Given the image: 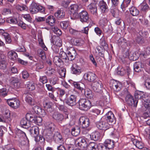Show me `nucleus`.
I'll list each match as a JSON object with an SVG mask.
<instances>
[{"instance_id":"bb28decb","label":"nucleus","mask_w":150,"mask_h":150,"mask_svg":"<svg viewBox=\"0 0 150 150\" xmlns=\"http://www.w3.org/2000/svg\"><path fill=\"white\" fill-rule=\"evenodd\" d=\"M141 11L143 12H146L150 10V8L146 3H142L139 6Z\"/></svg>"},{"instance_id":"423d86ee","label":"nucleus","mask_w":150,"mask_h":150,"mask_svg":"<svg viewBox=\"0 0 150 150\" xmlns=\"http://www.w3.org/2000/svg\"><path fill=\"white\" fill-rule=\"evenodd\" d=\"M6 102L10 106L14 108H18L20 105L19 101L16 98L8 99Z\"/></svg>"},{"instance_id":"69168bd1","label":"nucleus","mask_w":150,"mask_h":150,"mask_svg":"<svg viewBox=\"0 0 150 150\" xmlns=\"http://www.w3.org/2000/svg\"><path fill=\"white\" fill-rule=\"evenodd\" d=\"M71 2L70 0H63L62 2V5L65 7H67Z\"/></svg>"},{"instance_id":"680f3d73","label":"nucleus","mask_w":150,"mask_h":150,"mask_svg":"<svg viewBox=\"0 0 150 150\" xmlns=\"http://www.w3.org/2000/svg\"><path fill=\"white\" fill-rule=\"evenodd\" d=\"M58 79L57 77H55L51 78L50 80V82L51 84L54 85L58 82Z\"/></svg>"},{"instance_id":"4c0bfd02","label":"nucleus","mask_w":150,"mask_h":150,"mask_svg":"<svg viewBox=\"0 0 150 150\" xmlns=\"http://www.w3.org/2000/svg\"><path fill=\"white\" fill-rule=\"evenodd\" d=\"M76 143L78 146L84 147L83 145L86 144V142L84 138L81 137L76 139Z\"/></svg>"},{"instance_id":"e433bc0d","label":"nucleus","mask_w":150,"mask_h":150,"mask_svg":"<svg viewBox=\"0 0 150 150\" xmlns=\"http://www.w3.org/2000/svg\"><path fill=\"white\" fill-rule=\"evenodd\" d=\"M9 58L13 60H16L18 57L17 53L14 51H10L8 52Z\"/></svg>"},{"instance_id":"4be33fe9","label":"nucleus","mask_w":150,"mask_h":150,"mask_svg":"<svg viewBox=\"0 0 150 150\" xmlns=\"http://www.w3.org/2000/svg\"><path fill=\"white\" fill-rule=\"evenodd\" d=\"M143 68H144V66L140 62H136L134 64V70L136 72L141 71L142 70Z\"/></svg>"},{"instance_id":"a211bd4d","label":"nucleus","mask_w":150,"mask_h":150,"mask_svg":"<svg viewBox=\"0 0 150 150\" xmlns=\"http://www.w3.org/2000/svg\"><path fill=\"white\" fill-rule=\"evenodd\" d=\"M71 69L72 74L76 75H79L82 71L81 67L76 64L72 65Z\"/></svg>"},{"instance_id":"bf43d9fd","label":"nucleus","mask_w":150,"mask_h":150,"mask_svg":"<svg viewBox=\"0 0 150 150\" xmlns=\"http://www.w3.org/2000/svg\"><path fill=\"white\" fill-rule=\"evenodd\" d=\"M42 119L41 117L39 116H36L35 117L34 122H35L38 125L42 123Z\"/></svg>"},{"instance_id":"49530a36","label":"nucleus","mask_w":150,"mask_h":150,"mask_svg":"<svg viewBox=\"0 0 150 150\" xmlns=\"http://www.w3.org/2000/svg\"><path fill=\"white\" fill-rule=\"evenodd\" d=\"M69 25V22L68 21H62L60 23V25L64 30L66 29Z\"/></svg>"},{"instance_id":"a19ab883","label":"nucleus","mask_w":150,"mask_h":150,"mask_svg":"<svg viewBox=\"0 0 150 150\" xmlns=\"http://www.w3.org/2000/svg\"><path fill=\"white\" fill-rule=\"evenodd\" d=\"M73 86L75 88L80 91L82 93L83 92V91L84 89L83 87V84L80 82H76L74 83Z\"/></svg>"},{"instance_id":"f03ea898","label":"nucleus","mask_w":150,"mask_h":150,"mask_svg":"<svg viewBox=\"0 0 150 150\" xmlns=\"http://www.w3.org/2000/svg\"><path fill=\"white\" fill-rule=\"evenodd\" d=\"M79 108L82 110L86 111L91 107L90 101L88 100L81 99L79 101Z\"/></svg>"},{"instance_id":"c03bdc74","label":"nucleus","mask_w":150,"mask_h":150,"mask_svg":"<svg viewBox=\"0 0 150 150\" xmlns=\"http://www.w3.org/2000/svg\"><path fill=\"white\" fill-rule=\"evenodd\" d=\"M11 120V119H7L5 116L3 115H0V122L2 123H8Z\"/></svg>"},{"instance_id":"72a5a7b5","label":"nucleus","mask_w":150,"mask_h":150,"mask_svg":"<svg viewBox=\"0 0 150 150\" xmlns=\"http://www.w3.org/2000/svg\"><path fill=\"white\" fill-rule=\"evenodd\" d=\"M100 137L99 132L97 131H95L93 132L90 135L91 139L94 141H97L99 139Z\"/></svg>"},{"instance_id":"0e129e2a","label":"nucleus","mask_w":150,"mask_h":150,"mask_svg":"<svg viewBox=\"0 0 150 150\" xmlns=\"http://www.w3.org/2000/svg\"><path fill=\"white\" fill-rule=\"evenodd\" d=\"M59 74L61 77H64L66 75V69H61L59 71Z\"/></svg>"},{"instance_id":"7c9ffc66","label":"nucleus","mask_w":150,"mask_h":150,"mask_svg":"<svg viewBox=\"0 0 150 150\" xmlns=\"http://www.w3.org/2000/svg\"><path fill=\"white\" fill-rule=\"evenodd\" d=\"M27 119L26 118L22 119L21 121V126L25 128H28L31 127L29 122H27Z\"/></svg>"},{"instance_id":"aec40b11","label":"nucleus","mask_w":150,"mask_h":150,"mask_svg":"<svg viewBox=\"0 0 150 150\" xmlns=\"http://www.w3.org/2000/svg\"><path fill=\"white\" fill-rule=\"evenodd\" d=\"M87 8L91 13L96 16L97 15V8L96 4L91 3L87 6Z\"/></svg>"},{"instance_id":"20e7f679","label":"nucleus","mask_w":150,"mask_h":150,"mask_svg":"<svg viewBox=\"0 0 150 150\" xmlns=\"http://www.w3.org/2000/svg\"><path fill=\"white\" fill-rule=\"evenodd\" d=\"M91 86L92 89L96 92H100L103 89V85L102 82L99 81H93L92 83Z\"/></svg>"},{"instance_id":"13d9d810","label":"nucleus","mask_w":150,"mask_h":150,"mask_svg":"<svg viewBox=\"0 0 150 150\" xmlns=\"http://www.w3.org/2000/svg\"><path fill=\"white\" fill-rule=\"evenodd\" d=\"M4 37L5 39L6 42L8 43H10L11 40V39L10 36L9 34L7 33L5 34L4 35Z\"/></svg>"},{"instance_id":"2f4dec72","label":"nucleus","mask_w":150,"mask_h":150,"mask_svg":"<svg viewBox=\"0 0 150 150\" xmlns=\"http://www.w3.org/2000/svg\"><path fill=\"white\" fill-rule=\"evenodd\" d=\"M59 54V57L62 59L63 61L66 62L68 60V56L66 53L63 51V49H60Z\"/></svg>"},{"instance_id":"338daca9","label":"nucleus","mask_w":150,"mask_h":150,"mask_svg":"<svg viewBox=\"0 0 150 150\" xmlns=\"http://www.w3.org/2000/svg\"><path fill=\"white\" fill-rule=\"evenodd\" d=\"M33 109L35 113L37 114H40L41 109L39 106H35L33 108Z\"/></svg>"},{"instance_id":"1a4fd4ad","label":"nucleus","mask_w":150,"mask_h":150,"mask_svg":"<svg viewBox=\"0 0 150 150\" xmlns=\"http://www.w3.org/2000/svg\"><path fill=\"white\" fill-rule=\"evenodd\" d=\"M80 21L82 23L87 22L89 19V14L87 12L83 10L79 13Z\"/></svg>"},{"instance_id":"c9c22d12","label":"nucleus","mask_w":150,"mask_h":150,"mask_svg":"<svg viewBox=\"0 0 150 150\" xmlns=\"http://www.w3.org/2000/svg\"><path fill=\"white\" fill-rule=\"evenodd\" d=\"M130 14L133 16H137L139 13V11L137 8L134 6L131 7L129 9Z\"/></svg>"},{"instance_id":"ddd939ff","label":"nucleus","mask_w":150,"mask_h":150,"mask_svg":"<svg viewBox=\"0 0 150 150\" xmlns=\"http://www.w3.org/2000/svg\"><path fill=\"white\" fill-rule=\"evenodd\" d=\"M79 122L82 125L83 128L88 127L90 124L89 120L88 118L85 116L81 117L79 119Z\"/></svg>"},{"instance_id":"58836bf2","label":"nucleus","mask_w":150,"mask_h":150,"mask_svg":"<svg viewBox=\"0 0 150 150\" xmlns=\"http://www.w3.org/2000/svg\"><path fill=\"white\" fill-rule=\"evenodd\" d=\"M80 132V128L77 126L72 129L71 134L72 135L74 136H76L79 134Z\"/></svg>"},{"instance_id":"ea45409f","label":"nucleus","mask_w":150,"mask_h":150,"mask_svg":"<svg viewBox=\"0 0 150 150\" xmlns=\"http://www.w3.org/2000/svg\"><path fill=\"white\" fill-rule=\"evenodd\" d=\"M65 14L63 9H60L55 13V16L57 18H62L64 17Z\"/></svg>"},{"instance_id":"cd10ccee","label":"nucleus","mask_w":150,"mask_h":150,"mask_svg":"<svg viewBox=\"0 0 150 150\" xmlns=\"http://www.w3.org/2000/svg\"><path fill=\"white\" fill-rule=\"evenodd\" d=\"M53 117L57 121L60 122L64 119V116L62 115L58 112H55L53 115Z\"/></svg>"},{"instance_id":"6ab92c4d","label":"nucleus","mask_w":150,"mask_h":150,"mask_svg":"<svg viewBox=\"0 0 150 150\" xmlns=\"http://www.w3.org/2000/svg\"><path fill=\"white\" fill-rule=\"evenodd\" d=\"M29 130L31 136L34 138L36 137L39 134V129L37 126H34L30 127Z\"/></svg>"},{"instance_id":"9b49d317","label":"nucleus","mask_w":150,"mask_h":150,"mask_svg":"<svg viewBox=\"0 0 150 150\" xmlns=\"http://www.w3.org/2000/svg\"><path fill=\"white\" fill-rule=\"evenodd\" d=\"M125 100L127 103L130 105H133L136 106L138 100H134L133 97L130 94L127 95L126 97Z\"/></svg>"},{"instance_id":"79ce46f5","label":"nucleus","mask_w":150,"mask_h":150,"mask_svg":"<svg viewBox=\"0 0 150 150\" xmlns=\"http://www.w3.org/2000/svg\"><path fill=\"white\" fill-rule=\"evenodd\" d=\"M97 148V144L93 142L90 143L87 146L88 150H96Z\"/></svg>"},{"instance_id":"a18cd8bd","label":"nucleus","mask_w":150,"mask_h":150,"mask_svg":"<svg viewBox=\"0 0 150 150\" xmlns=\"http://www.w3.org/2000/svg\"><path fill=\"white\" fill-rule=\"evenodd\" d=\"M7 22L11 24H16L18 23L17 18L10 17L8 18L6 20Z\"/></svg>"},{"instance_id":"473e14b6","label":"nucleus","mask_w":150,"mask_h":150,"mask_svg":"<svg viewBox=\"0 0 150 150\" xmlns=\"http://www.w3.org/2000/svg\"><path fill=\"white\" fill-rule=\"evenodd\" d=\"M108 23V21L106 18L104 17H102L99 22V24L100 26L103 28L106 26Z\"/></svg>"},{"instance_id":"5fc2aeb1","label":"nucleus","mask_w":150,"mask_h":150,"mask_svg":"<svg viewBox=\"0 0 150 150\" xmlns=\"http://www.w3.org/2000/svg\"><path fill=\"white\" fill-rule=\"evenodd\" d=\"M35 116L30 113H27L26 115V118L30 122H33L35 119Z\"/></svg>"},{"instance_id":"de8ad7c7","label":"nucleus","mask_w":150,"mask_h":150,"mask_svg":"<svg viewBox=\"0 0 150 150\" xmlns=\"http://www.w3.org/2000/svg\"><path fill=\"white\" fill-rule=\"evenodd\" d=\"M38 52L39 55L41 57V59L43 60H45L46 57L44 52L41 49L38 50Z\"/></svg>"},{"instance_id":"09e8293b","label":"nucleus","mask_w":150,"mask_h":150,"mask_svg":"<svg viewBox=\"0 0 150 150\" xmlns=\"http://www.w3.org/2000/svg\"><path fill=\"white\" fill-rule=\"evenodd\" d=\"M8 91L5 88L0 89V96L4 97L8 95Z\"/></svg>"},{"instance_id":"b1692460","label":"nucleus","mask_w":150,"mask_h":150,"mask_svg":"<svg viewBox=\"0 0 150 150\" xmlns=\"http://www.w3.org/2000/svg\"><path fill=\"white\" fill-rule=\"evenodd\" d=\"M55 21V18L52 16H48L46 20V23L51 26L54 25Z\"/></svg>"},{"instance_id":"6e6552de","label":"nucleus","mask_w":150,"mask_h":150,"mask_svg":"<svg viewBox=\"0 0 150 150\" xmlns=\"http://www.w3.org/2000/svg\"><path fill=\"white\" fill-rule=\"evenodd\" d=\"M105 120H107V122H108V123L114 124L116 122V119L114 115L112 112L109 111L106 114L105 117Z\"/></svg>"},{"instance_id":"052dcab7","label":"nucleus","mask_w":150,"mask_h":150,"mask_svg":"<svg viewBox=\"0 0 150 150\" xmlns=\"http://www.w3.org/2000/svg\"><path fill=\"white\" fill-rule=\"evenodd\" d=\"M2 14L3 15H6L11 13V11L9 8H4L2 11Z\"/></svg>"},{"instance_id":"774afa93","label":"nucleus","mask_w":150,"mask_h":150,"mask_svg":"<svg viewBox=\"0 0 150 150\" xmlns=\"http://www.w3.org/2000/svg\"><path fill=\"white\" fill-rule=\"evenodd\" d=\"M144 85L147 89L150 90V79H146L145 81Z\"/></svg>"},{"instance_id":"f257e3e1","label":"nucleus","mask_w":150,"mask_h":150,"mask_svg":"<svg viewBox=\"0 0 150 150\" xmlns=\"http://www.w3.org/2000/svg\"><path fill=\"white\" fill-rule=\"evenodd\" d=\"M134 96L136 98L143 100L142 101L145 107H148V103L150 100V93H144L143 91H136Z\"/></svg>"},{"instance_id":"412c9836","label":"nucleus","mask_w":150,"mask_h":150,"mask_svg":"<svg viewBox=\"0 0 150 150\" xmlns=\"http://www.w3.org/2000/svg\"><path fill=\"white\" fill-rule=\"evenodd\" d=\"M99 6L101 12L103 13H107L109 11L108 7L103 0H101L99 2Z\"/></svg>"},{"instance_id":"7ed1b4c3","label":"nucleus","mask_w":150,"mask_h":150,"mask_svg":"<svg viewBox=\"0 0 150 150\" xmlns=\"http://www.w3.org/2000/svg\"><path fill=\"white\" fill-rule=\"evenodd\" d=\"M97 127L100 129L106 130L109 129L110 127V124L108 123L107 120L103 118L100 122H98L96 123Z\"/></svg>"},{"instance_id":"f8f14e48","label":"nucleus","mask_w":150,"mask_h":150,"mask_svg":"<svg viewBox=\"0 0 150 150\" xmlns=\"http://www.w3.org/2000/svg\"><path fill=\"white\" fill-rule=\"evenodd\" d=\"M6 67V57L3 52L0 50V69H5Z\"/></svg>"},{"instance_id":"0eeeda50","label":"nucleus","mask_w":150,"mask_h":150,"mask_svg":"<svg viewBox=\"0 0 150 150\" xmlns=\"http://www.w3.org/2000/svg\"><path fill=\"white\" fill-rule=\"evenodd\" d=\"M83 78L88 81L93 82L96 79V76L94 73L91 72H88L84 74Z\"/></svg>"},{"instance_id":"6e6d98bb","label":"nucleus","mask_w":150,"mask_h":150,"mask_svg":"<svg viewBox=\"0 0 150 150\" xmlns=\"http://www.w3.org/2000/svg\"><path fill=\"white\" fill-rule=\"evenodd\" d=\"M55 71L54 69L50 68H47L45 70V73L48 75L50 76L54 74Z\"/></svg>"},{"instance_id":"f3484780","label":"nucleus","mask_w":150,"mask_h":150,"mask_svg":"<svg viewBox=\"0 0 150 150\" xmlns=\"http://www.w3.org/2000/svg\"><path fill=\"white\" fill-rule=\"evenodd\" d=\"M67 53L68 55V60H74L76 55V51L72 47L68 49Z\"/></svg>"},{"instance_id":"5701e85b","label":"nucleus","mask_w":150,"mask_h":150,"mask_svg":"<svg viewBox=\"0 0 150 150\" xmlns=\"http://www.w3.org/2000/svg\"><path fill=\"white\" fill-rule=\"evenodd\" d=\"M132 140L133 144L138 149H142L144 147V144L142 142L135 139H132Z\"/></svg>"},{"instance_id":"864d4df0","label":"nucleus","mask_w":150,"mask_h":150,"mask_svg":"<svg viewBox=\"0 0 150 150\" xmlns=\"http://www.w3.org/2000/svg\"><path fill=\"white\" fill-rule=\"evenodd\" d=\"M21 17L24 18L25 20L30 23L32 22V18L29 14H22L21 15Z\"/></svg>"},{"instance_id":"37998d69","label":"nucleus","mask_w":150,"mask_h":150,"mask_svg":"<svg viewBox=\"0 0 150 150\" xmlns=\"http://www.w3.org/2000/svg\"><path fill=\"white\" fill-rule=\"evenodd\" d=\"M16 8L21 11H26L28 8L24 4H21V5L18 4L16 6Z\"/></svg>"},{"instance_id":"8fccbe9b","label":"nucleus","mask_w":150,"mask_h":150,"mask_svg":"<svg viewBox=\"0 0 150 150\" xmlns=\"http://www.w3.org/2000/svg\"><path fill=\"white\" fill-rule=\"evenodd\" d=\"M26 86L29 91H32L35 88V84L33 82H28L26 84Z\"/></svg>"},{"instance_id":"3c124183","label":"nucleus","mask_w":150,"mask_h":150,"mask_svg":"<svg viewBox=\"0 0 150 150\" xmlns=\"http://www.w3.org/2000/svg\"><path fill=\"white\" fill-rule=\"evenodd\" d=\"M60 57L57 56H55L54 57L53 59V62L57 66H59V64H58L63 62L62 59H61Z\"/></svg>"},{"instance_id":"393cba45","label":"nucleus","mask_w":150,"mask_h":150,"mask_svg":"<svg viewBox=\"0 0 150 150\" xmlns=\"http://www.w3.org/2000/svg\"><path fill=\"white\" fill-rule=\"evenodd\" d=\"M25 100L26 103L31 105H34L36 103L34 100L32 98V96L30 94L27 95L25 97Z\"/></svg>"},{"instance_id":"603ef678","label":"nucleus","mask_w":150,"mask_h":150,"mask_svg":"<svg viewBox=\"0 0 150 150\" xmlns=\"http://www.w3.org/2000/svg\"><path fill=\"white\" fill-rule=\"evenodd\" d=\"M36 70L37 71L42 69L44 67L43 62L40 61L39 62L36 64Z\"/></svg>"},{"instance_id":"39448f33","label":"nucleus","mask_w":150,"mask_h":150,"mask_svg":"<svg viewBox=\"0 0 150 150\" xmlns=\"http://www.w3.org/2000/svg\"><path fill=\"white\" fill-rule=\"evenodd\" d=\"M55 126L52 123L48 122L46 124L45 129L44 131L45 133L50 136L54 131Z\"/></svg>"},{"instance_id":"4d7b16f0","label":"nucleus","mask_w":150,"mask_h":150,"mask_svg":"<svg viewBox=\"0 0 150 150\" xmlns=\"http://www.w3.org/2000/svg\"><path fill=\"white\" fill-rule=\"evenodd\" d=\"M58 93H59V95L60 100H64L65 98H64V99H63L62 97L65 94V91L62 89L58 88Z\"/></svg>"},{"instance_id":"c85d7f7f","label":"nucleus","mask_w":150,"mask_h":150,"mask_svg":"<svg viewBox=\"0 0 150 150\" xmlns=\"http://www.w3.org/2000/svg\"><path fill=\"white\" fill-rule=\"evenodd\" d=\"M29 10L32 14H35L38 12V5L36 3H32L30 6Z\"/></svg>"},{"instance_id":"2eb2a0df","label":"nucleus","mask_w":150,"mask_h":150,"mask_svg":"<svg viewBox=\"0 0 150 150\" xmlns=\"http://www.w3.org/2000/svg\"><path fill=\"white\" fill-rule=\"evenodd\" d=\"M78 5L76 4H74L71 5L69 7V9L72 14H73V16L76 18L77 17L78 13V12L79 10Z\"/></svg>"},{"instance_id":"9d476101","label":"nucleus","mask_w":150,"mask_h":150,"mask_svg":"<svg viewBox=\"0 0 150 150\" xmlns=\"http://www.w3.org/2000/svg\"><path fill=\"white\" fill-rule=\"evenodd\" d=\"M117 73L119 75L122 76L124 75L127 72V74L128 76L130 74L131 69L129 67H127L125 69H124L122 67L120 66L117 67Z\"/></svg>"},{"instance_id":"dca6fc26","label":"nucleus","mask_w":150,"mask_h":150,"mask_svg":"<svg viewBox=\"0 0 150 150\" xmlns=\"http://www.w3.org/2000/svg\"><path fill=\"white\" fill-rule=\"evenodd\" d=\"M76 96L74 94L71 95L68 98L66 102L69 105L73 106L76 105Z\"/></svg>"},{"instance_id":"a878e982","label":"nucleus","mask_w":150,"mask_h":150,"mask_svg":"<svg viewBox=\"0 0 150 150\" xmlns=\"http://www.w3.org/2000/svg\"><path fill=\"white\" fill-rule=\"evenodd\" d=\"M82 93H84L86 97L88 98L92 99L93 96L91 90L88 88L83 89Z\"/></svg>"},{"instance_id":"e2e57ef3","label":"nucleus","mask_w":150,"mask_h":150,"mask_svg":"<svg viewBox=\"0 0 150 150\" xmlns=\"http://www.w3.org/2000/svg\"><path fill=\"white\" fill-rule=\"evenodd\" d=\"M111 12L112 15L114 17H115L118 15L119 11L117 9L114 8L111 9Z\"/></svg>"},{"instance_id":"c756f323","label":"nucleus","mask_w":150,"mask_h":150,"mask_svg":"<svg viewBox=\"0 0 150 150\" xmlns=\"http://www.w3.org/2000/svg\"><path fill=\"white\" fill-rule=\"evenodd\" d=\"M52 103L50 102H45L44 104V107L45 110L48 112H51L53 110L52 107Z\"/></svg>"},{"instance_id":"4468645a","label":"nucleus","mask_w":150,"mask_h":150,"mask_svg":"<svg viewBox=\"0 0 150 150\" xmlns=\"http://www.w3.org/2000/svg\"><path fill=\"white\" fill-rule=\"evenodd\" d=\"M122 84L120 82L115 80H113L110 83V87H112L114 91H119L122 87Z\"/></svg>"},{"instance_id":"f704fd0d","label":"nucleus","mask_w":150,"mask_h":150,"mask_svg":"<svg viewBox=\"0 0 150 150\" xmlns=\"http://www.w3.org/2000/svg\"><path fill=\"white\" fill-rule=\"evenodd\" d=\"M104 145L108 147V148L111 149L114 147V143L113 140L110 139H106L104 142Z\"/></svg>"}]
</instances>
